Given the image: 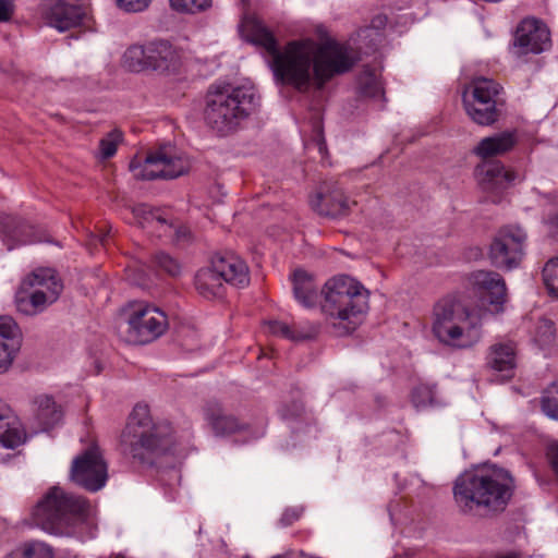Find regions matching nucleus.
<instances>
[{
  "instance_id": "nucleus-13",
  "label": "nucleus",
  "mask_w": 558,
  "mask_h": 558,
  "mask_svg": "<svg viewBox=\"0 0 558 558\" xmlns=\"http://www.w3.org/2000/svg\"><path fill=\"white\" fill-rule=\"evenodd\" d=\"M166 315L157 307L137 304L128 319V341L135 344L149 343L167 329Z\"/></svg>"
},
{
  "instance_id": "nucleus-8",
  "label": "nucleus",
  "mask_w": 558,
  "mask_h": 558,
  "mask_svg": "<svg viewBox=\"0 0 558 558\" xmlns=\"http://www.w3.org/2000/svg\"><path fill=\"white\" fill-rule=\"evenodd\" d=\"M505 104L502 86L492 78L475 77L463 93L466 114L478 125L496 123L502 114Z\"/></svg>"
},
{
  "instance_id": "nucleus-21",
  "label": "nucleus",
  "mask_w": 558,
  "mask_h": 558,
  "mask_svg": "<svg viewBox=\"0 0 558 558\" xmlns=\"http://www.w3.org/2000/svg\"><path fill=\"white\" fill-rule=\"evenodd\" d=\"M25 440L24 433L14 425L10 407L0 400V463L7 462L11 451Z\"/></svg>"
},
{
  "instance_id": "nucleus-42",
  "label": "nucleus",
  "mask_w": 558,
  "mask_h": 558,
  "mask_svg": "<svg viewBox=\"0 0 558 558\" xmlns=\"http://www.w3.org/2000/svg\"><path fill=\"white\" fill-rule=\"evenodd\" d=\"M14 13L13 0H0V22H8Z\"/></svg>"
},
{
  "instance_id": "nucleus-16",
  "label": "nucleus",
  "mask_w": 558,
  "mask_h": 558,
  "mask_svg": "<svg viewBox=\"0 0 558 558\" xmlns=\"http://www.w3.org/2000/svg\"><path fill=\"white\" fill-rule=\"evenodd\" d=\"M515 43L523 53H539L550 47L549 29L536 19H525L517 28Z\"/></svg>"
},
{
  "instance_id": "nucleus-4",
  "label": "nucleus",
  "mask_w": 558,
  "mask_h": 558,
  "mask_svg": "<svg viewBox=\"0 0 558 558\" xmlns=\"http://www.w3.org/2000/svg\"><path fill=\"white\" fill-rule=\"evenodd\" d=\"M173 444L172 426L168 422H153L148 405L136 404L121 434V453L135 462L147 463L169 451Z\"/></svg>"
},
{
  "instance_id": "nucleus-23",
  "label": "nucleus",
  "mask_w": 558,
  "mask_h": 558,
  "mask_svg": "<svg viewBox=\"0 0 558 558\" xmlns=\"http://www.w3.org/2000/svg\"><path fill=\"white\" fill-rule=\"evenodd\" d=\"M486 365L494 372L500 373L502 379H509L513 376L515 367V345L513 342H500L490 345Z\"/></svg>"
},
{
  "instance_id": "nucleus-44",
  "label": "nucleus",
  "mask_w": 558,
  "mask_h": 558,
  "mask_svg": "<svg viewBox=\"0 0 558 558\" xmlns=\"http://www.w3.org/2000/svg\"><path fill=\"white\" fill-rule=\"evenodd\" d=\"M310 325H318V326L320 327V325H319L318 323H305V324L298 325V326L295 325V326L293 327V329H294L295 331H308V327H310Z\"/></svg>"
},
{
  "instance_id": "nucleus-26",
  "label": "nucleus",
  "mask_w": 558,
  "mask_h": 558,
  "mask_svg": "<svg viewBox=\"0 0 558 558\" xmlns=\"http://www.w3.org/2000/svg\"><path fill=\"white\" fill-rule=\"evenodd\" d=\"M33 414L41 430L54 427L62 418L60 405L48 395H40L34 399Z\"/></svg>"
},
{
  "instance_id": "nucleus-14",
  "label": "nucleus",
  "mask_w": 558,
  "mask_h": 558,
  "mask_svg": "<svg viewBox=\"0 0 558 558\" xmlns=\"http://www.w3.org/2000/svg\"><path fill=\"white\" fill-rule=\"evenodd\" d=\"M481 190L493 203H499L502 193L513 183L517 174L500 161L485 160L475 170Z\"/></svg>"
},
{
  "instance_id": "nucleus-33",
  "label": "nucleus",
  "mask_w": 558,
  "mask_h": 558,
  "mask_svg": "<svg viewBox=\"0 0 558 558\" xmlns=\"http://www.w3.org/2000/svg\"><path fill=\"white\" fill-rule=\"evenodd\" d=\"M556 329L554 323L547 318H541L534 329L533 340L539 348H546L554 343Z\"/></svg>"
},
{
  "instance_id": "nucleus-43",
  "label": "nucleus",
  "mask_w": 558,
  "mask_h": 558,
  "mask_svg": "<svg viewBox=\"0 0 558 558\" xmlns=\"http://www.w3.org/2000/svg\"><path fill=\"white\" fill-rule=\"evenodd\" d=\"M547 457L558 478V444H553L548 447Z\"/></svg>"
},
{
  "instance_id": "nucleus-29",
  "label": "nucleus",
  "mask_w": 558,
  "mask_h": 558,
  "mask_svg": "<svg viewBox=\"0 0 558 558\" xmlns=\"http://www.w3.org/2000/svg\"><path fill=\"white\" fill-rule=\"evenodd\" d=\"M134 217L142 228H149L158 232V235L167 234L172 226L160 209H154L147 205H138L133 209Z\"/></svg>"
},
{
  "instance_id": "nucleus-11",
  "label": "nucleus",
  "mask_w": 558,
  "mask_h": 558,
  "mask_svg": "<svg viewBox=\"0 0 558 558\" xmlns=\"http://www.w3.org/2000/svg\"><path fill=\"white\" fill-rule=\"evenodd\" d=\"M527 234L518 225L500 228L494 235L488 250L490 264L504 270H512L520 266L525 255Z\"/></svg>"
},
{
  "instance_id": "nucleus-6",
  "label": "nucleus",
  "mask_w": 558,
  "mask_h": 558,
  "mask_svg": "<svg viewBox=\"0 0 558 558\" xmlns=\"http://www.w3.org/2000/svg\"><path fill=\"white\" fill-rule=\"evenodd\" d=\"M257 99L251 86H211L206 97L205 121L217 134L228 135L255 111Z\"/></svg>"
},
{
  "instance_id": "nucleus-1",
  "label": "nucleus",
  "mask_w": 558,
  "mask_h": 558,
  "mask_svg": "<svg viewBox=\"0 0 558 558\" xmlns=\"http://www.w3.org/2000/svg\"><path fill=\"white\" fill-rule=\"evenodd\" d=\"M240 32L245 40L271 56L275 77L301 93L311 87L323 89L335 76L349 72L360 59L353 47L331 39L324 43L311 38L292 40L279 50L272 32L256 16L244 17Z\"/></svg>"
},
{
  "instance_id": "nucleus-19",
  "label": "nucleus",
  "mask_w": 558,
  "mask_h": 558,
  "mask_svg": "<svg viewBox=\"0 0 558 558\" xmlns=\"http://www.w3.org/2000/svg\"><path fill=\"white\" fill-rule=\"evenodd\" d=\"M148 70L159 73H177L182 65L181 51L168 40L148 41Z\"/></svg>"
},
{
  "instance_id": "nucleus-45",
  "label": "nucleus",
  "mask_w": 558,
  "mask_h": 558,
  "mask_svg": "<svg viewBox=\"0 0 558 558\" xmlns=\"http://www.w3.org/2000/svg\"><path fill=\"white\" fill-rule=\"evenodd\" d=\"M302 412H303V405H302V404H295V413H294V414L289 415V414L284 411V412H283V416H284V417H289V416H298V415H300Z\"/></svg>"
},
{
  "instance_id": "nucleus-31",
  "label": "nucleus",
  "mask_w": 558,
  "mask_h": 558,
  "mask_svg": "<svg viewBox=\"0 0 558 558\" xmlns=\"http://www.w3.org/2000/svg\"><path fill=\"white\" fill-rule=\"evenodd\" d=\"M148 43L132 45L123 53L122 65L130 72L140 73L148 70Z\"/></svg>"
},
{
  "instance_id": "nucleus-17",
  "label": "nucleus",
  "mask_w": 558,
  "mask_h": 558,
  "mask_svg": "<svg viewBox=\"0 0 558 558\" xmlns=\"http://www.w3.org/2000/svg\"><path fill=\"white\" fill-rule=\"evenodd\" d=\"M469 281L474 289L487 295L488 303L494 306L496 313L502 312L507 301V288L498 272L476 270L470 275Z\"/></svg>"
},
{
  "instance_id": "nucleus-15",
  "label": "nucleus",
  "mask_w": 558,
  "mask_h": 558,
  "mask_svg": "<svg viewBox=\"0 0 558 558\" xmlns=\"http://www.w3.org/2000/svg\"><path fill=\"white\" fill-rule=\"evenodd\" d=\"M310 205L319 216L327 218H342L349 215L355 202L350 201L336 182H325L318 192L311 197Z\"/></svg>"
},
{
  "instance_id": "nucleus-3",
  "label": "nucleus",
  "mask_w": 558,
  "mask_h": 558,
  "mask_svg": "<svg viewBox=\"0 0 558 558\" xmlns=\"http://www.w3.org/2000/svg\"><path fill=\"white\" fill-rule=\"evenodd\" d=\"M320 313L331 332L338 337L353 333L364 322L369 308V292L354 278L339 275L320 289Z\"/></svg>"
},
{
  "instance_id": "nucleus-46",
  "label": "nucleus",
  "mask_w": 558,
  "mask_h": 558,
  "mask_svg": "<svg viewBox=\"0 0 558 558\" xmlns=\"http://www.w3.org/2000/svg\"><path fill=\"white\" fill-rule=\"evenodd\" d=\"M497 558H519V556L515 555V554H508V555L500 556V557H497Z\"/></svg>"
},
{
  "instance_id": "nucleus-20",
  "label": "nucleus",
  "mask_w": 558,
  "mask_h": 558,
  "mask_svg": "<svg viewBox=\"0 0 558 558\" xmlns=\"http://www.w3.org/2000/svg\"><path fill=\"white\" fill-rule=\"evenodd\" d=\"M22 345V332L11 316H0V374L12 366Z\"/></svg>"
},
{
  "instance_id": "nucleus-30",
  "label": "nucleus",
  "mask_w": 558,
  "mask_h": 558,
  "mask_svg": "<svg viewBox=\"0 0 558 558\" xmlns=\"http://www.w3.org/2000/svg\"><path fill=\"white\" fill-rule=\"evenodd\" d=\"M267 331L271 335L289 339L291 341L307 340L316 337L319 332L318 325H310L308 331H295L286 323L278 320H270L266 324Z\"/></svg>"
},
{
  "instance_id": "nucleus-12",
  "label": "nucleus",
  "mask_w": 558,
  "mask_h": 558,
  "mask_svg": "<svg viewBox=\"0 0 558 558\" xmlns=\"http://www.w3.org/2000/svg\"><path fill=\"white\" fill-rule=\"evenodd\" d=\"M70 478L89 492L101 489L108 480V463L96 441L90 442L71 465Z\"/></svg>"
},
{
  "instance_id": "nucleus-5",
  "label": "nucleus",
  "mask_w": 558,
  "mask_h": 558,
  "mask_svg": "<svg viewBox=\"0 0 558 558\" xmlns=\"http://www.w3.org/2000/svg\"><path fill=\"white\" fill-rule=\"evenodd\" d=\"M432 331L446 345L470 348L482 337V317L461 300L448 295L434 304Z\"/></svg>"
},
{
  "instance_id": "nucleus-7",
  "label": "nucleus",
  "mask_w": 558,
  "mask_h": 558,
  "mask_svg": "<svg viewBox=\"0 0 558 558\" xmlns=\"http://www.w3.org/2000/svg\"><path fill=\"white\" fill-rule=\"evenodd\" d=\"M84 498L51 487L33 510V520L44 531L54 535H70L72 527L86 515Z\"/></svg>"
},
{
  "instance_id": "nucleus-28",
  "label": "nucleus",
  "mask_w": 558,
  "mask_h": 558,
  "mask_svg": "<svg viewBox=\"0 0 558 558\" xmlns=\"http://www.w3.org/2000/svg\"><path fill=\"white\" fill-rule=\"evenodd\" d=\"M293 294L300 304L305 307H314L317 303L318 287L315 278L301 269L292 275Z\"/></svg>"
},
{
  "instance_id": "nucleus-41",
  "label": "nucleus",
  "mask_w": 558,
  "mask_h": 558,
  "mask_svg": "<svg viewBox=\"0 0 558 558\" xmlns=\"http://www.w3.org/2000/svg\"><path fill=\"white\" fill-rule=\"evenodd\" d=\"M151 0H117V4L125 12H142L148 8Z\"/></svg>"
},
{
  "instance_id": "nucleus-40",
  "label": "nucleus",
  "mask_w": 558,
  "mask_h": 558,
  "mask_svg": "<svg viewBox=\"0 0 558 558\" xmlns=\"http://www.w3.org/2000/svg\"><path fill=\"white\" fill-rule=\"evenodd\" d=\"M23 558H53V554L49 546L36 542L25 546Z\"/></svg>"
},
{
  "instance_id": "nucleus-22",
  "label": "nucleus",
  "mask_w": 558,
  "mask_h": 558,
  "mask_svg": "<svg viewBox=\"0 0 558 558\" xmlns=\"http://www.w3.org/2000/svg\"><path fill=\"white\" fill-rule=\"evenodd\" d=\"M211 263L215 270L222 275L226 283L235 287H244L248 283V267L238 255L233 253L217 254L213 257Z\"/></svg>"
},
{
  "instance_id": "nucleus-39",
  "label": "nucleus",
  "mask_w": 558,
  "mask_h": 558,
  "mask_svg": "<svg viewBox=\"0 0 558 558\" xmlns=\"http://www.w3.org/2000/svg\"><path fill=\"white\" fill-rule=\"evenodd\" d=\"M121 142V133L119 131H112L107 134L99 142V153L102 159L111 158L116 153L119 143Z\"/></svg>"
},
{
  "instance_id": "nucleus-36",
  "label": "nucleus",
  "mask_w": 558,
  "mask_h": 558,
  "mask_svg": "<svg viewBox=\"0 0 558 558\" xmlns=\"http://www.w3.org/2000/svg\"><path fill=\"white\" fill-rule=\"evenodd\" d=\"M543 281L549 294L558 296V256L549 259L543 268Z\"/></svg>"
},
{
  "instance_id": "nucleus-27",
  "label": "nucleus",
  "mask_w": 558,
  "mask_h": 558,
  "mask_svg": "<svg viewBox=\"0 0 558 558\" xmlns=\"http://www.w3.org/2000/svg\"><path fill=\"white\" fill-rule=\"evenodd\" d=\"M225 282L222 275L215 270V266L211 262L209 267L198 270L195 276V288L197 292L208 300L223 295Z\"/></svg>"
},
{
  "instance_id": "nucleus-32",
  "label": "nucleus",
  "mask_w": 558,
  "mask_h": 558,
  "mask_svg": "<svg viewBox=\"0 0 558 558\" xmlns=\"http://www.w3.org/2000/svg\"><path fill=\"white\" fill-rule=\"evenodd\" d=\"M357 93L365 98L384 97L383 84L375 72L366 69L360 74L357 78Z\"/></svg>"
},
{
  "instance_id": "nucleus-38",
  "label": "nucleus",
  "mask_w": 558,
  "mask_h": 558,
  "mask_svg": "<svg viewBox=\"0 0 558 558\" xmlns=\"http://www.w3.org/2000/svg\"><path fill=\"white\" fill-rule=\"evenodd\" d=\"M154 264L170 276H179L182 270L181 264L163 252L156 253L153 257Z\"/></svg>"
},
{
  "instance_id": "nucleus-24",
  "label": "nucleus",
  "mask_w": 558,
  "mask_h": 558,
  "mask_svg": "<svg viewBox=\"0 0 558 558\" xmlns=\"http://www.w3.org/2000/svg\"><path fill=\"white\" fill-rule=\"evenodd\" d=\"M517 143V132L505 131L481 140L473 148V153L482 159H487L510 151Z\"/></svg>"
},
{
  "instance_id": "nucleus-34",
  "label": "nucleus",
  "mask_w": 558,
  "mask_h": 558,
  "mask_svg": "<svg viewBox=\"0 0 558 558\" xmlns=\"http://www.w3.org/2000/svg\"><path fill=\"white\" fill-rule=\"evenodd\" d=\"M542 410L550 418L558 421V381L550 384L542 397Z\"/></svg>"
},
{
  "instance_id": "nucleus-25",
  "label": "nucleus",
  "mask_w": 558,
  "mask_h": 558,
  "mask_svg": "<svg viewBox=\"0 0 558 558\" xmlns=\"http://www.w3.org/2000/svg\"><path fill=\"white\" fill-rule=\"evenodd\" d=\"M204 412L206 421L216 435L225 436L248 428L246 424L241 423L235 416L226 414L217 402L208 403Z\"/></svg>"
},
{
  "instance_id": "nucleus-10",
  "label": "nucleus",
  "mask_w": 558,
  "mask_h": 558,
  "mask_svg": "<svg viewBox=\"0 0 558 558\" xmlns=\"http://www.w3.org/2000/svg\"><path fill=\"white\" fill-rule=\"evenodd\" d=\"M190 168L187 157L171 146H162L149 153L144 161L130 162L133 177L140 180H172L187 173Z\"/></svg>"
},
{
  "instance_id": "nucleus-2",
  "label": "nucleus",
  "mask_w": 558,
  "mask_h": 558,
  "mask_svg": "<svg viewBox=\"0 0 558 558\" xmlns=\"http://www.w3.org/2000/svg\"><path fill=\"white\" fill-rule=\"evenodd\" d=\"M514 489L510 472L490 465L460 474L453 484V498L463 514L490 518L507 508Z\"/></svg>"
},
{
  "instance_id": "nucleus-37",
  "label": "nucleus",
  "mask_w": 558,
  "mask_h": 558,
  "mask_svg": "<svg viewBox=\"0 0 558 558\" xmlns=\"http://www.w3.org/2000/svg\"><path fill=\"white\" fill-rule=\"evenodd\" d=\"M172 10L181 13H199L211 7V0H169Z\"/></svg>"
},
{
  "instance_id": "nucleus-9",
  "label": "nucleus",
  "mask_w": 558,
  "mask_h": 558,
  "mask_svg": "<svg viewBox=\"0 0 558 558\" xmlns=\"http://www.w3.org/2000/svg\"><path fill=\"white\" fill-rule=\"evenodd\" d=\"M63 290L57 272L51 268H38L27 276L15 294V305L25 315H36L54 303Z\"/></svg>"
},
{
  "instance_id": "nucleus-18",
  "label": "nucleus",
  "mask_w": 558,
  "mask_h": 558,
  "mask_svg": "<svg viewBox=\"0 0 558 558\" xmlns=\"http://www.w3.org/2000/svg\"><path fill=\"white\" fill-rule=\"evenodd\" d=\"M0 236L8 250L17 245L46 241L45 236L25 220L14 216H3L0 220Z\"/></svg>"
},
{
  "instance_id": "nucleus-35",
  "label": "nucleus",
  "mask_w": 558,
  "mask_h": 558,
  "mask_svg": "<svg viewBox=\"0 0 558 558\" xmlns=\"http://www.w3.org/2000/svg\"><path fill=\"white\" fill-rule=\"evenodd\" d=\"M436 386L420 384L412 391V402L415 408H425L435 403Z\"/></svg>"
}]
</instances>
